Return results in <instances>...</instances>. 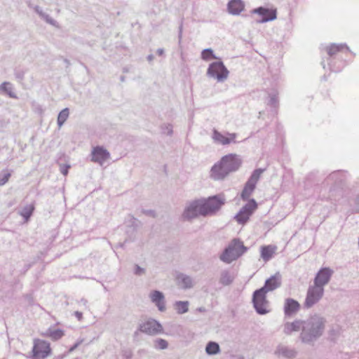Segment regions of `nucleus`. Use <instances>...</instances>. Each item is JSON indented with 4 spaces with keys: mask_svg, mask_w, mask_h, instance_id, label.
Listing matches in <instances>:
<instances>
[{
    "mask_svg": "<svg viewBox=\"0 0 359 359\" xmlns=\"http://www.w3.org/2000/svg\"><path fill=\"white\" fill-rule=\"evenodd\" d=\"M224 203L225 198L221 194L196 199L185 207L182 217L185 220L190 221L199 216H212L215 215Z\"/></svg>",
    "mask_w": 359,
    "mask_h": 359,
    "instance_id": "obj_1",
    "label": "nucleus"
},
{
    "mask_svg": "<svg viewBox=\"0 0 359 359\" xmlns=\"http://www.w3.org/2000/svg\"><path fill=\"white\" fill-rule=\"evenodd\" d=\"M326 320L325 318L314 314L303 321V327L300 334L302 342L310 344L316 341L323 334Z\"/></svg>",
    "mask_w": 359,
    "mask_h": 359,
    "instance_id": "obj_2",
    "label": "nucleus"
},
{
    "mask_svg": "<svg viewBox=\"0 0 359 359\" xmlns=\"http://www.w3.org/2000/svg\"><path fill=\"white\" fill-rule=\"evenodd\" d=\"M241 161L236 154H229L224 156L210 170V177L215 180L224 179L229 173L238 170Z\"/></svg>",
    "mask_w": 359,
    "mask_h": 359,
    "instance_id": "obj_3",
    "label": "nucleus"
},
{
    "mask_svg": "<svg viewBox=\"0 0 359 359\" xmlns=\"http://www.w3.org/2000/svg\"><path fill=\"white\" fill-rule=\"evenodd\" d=\"M248 248L244 245L243 242L238 238H233L224 249L219 255L221 261L226 264H230L244 255Z\"/></svg>",
    "mask_w": 359,
    "mask_h": 359,
    "instance_id": "obj_4",
    "label": "nucleus"
},
{
    "mask_svg": "<svg viewBox=\"0 0 359 359\" xmlns=\"http://www.w3.org/2000/svg\"><path fill=\"white\" fill-rule=\"evenodd\" d=\"M266 294L264 289L259 288L253 292L252 303L255 311L259 315H265L269 312L266 309L269 301L266 299Z\"/></svg>",
    "mask_w": 359,
    "mask_h": 359,
    "instance_id": "obj_5",
    "label": "nucleus"
},
{
    "mask_svg": "<svg viewBox=\"0 0 359 359\" xmlns=\"http://www.w3.org/2000/svg\"><path fill=\"white\" fill-rule=\"evenodd\" d=\"M257 208L258 204L255 199L250 198L234 216L235 220L239 224H245L249 221L250 217L253 215Z\"/></svg>",
    "mask_w": 359,
    "mask_h": 359,
    "instance_id": "obj_6",
    "label": "nucleus"
},
{
    "mask_svg": "<svg viewBox=\"0 0 359 359\" xmlns=\"http://www.w3.org/2000/svg\"><path fill=\"white\" fill-rule=\"evenodd\" d=\"M52 353V349L49 342L36 339L34 341L32 349V359H46Z\"/></svg>",
    "mask_w": 359,
    "mask_h": 359,
    "instance_id": "obj_7",
    "label": "nucleus"
},
{
    "mask_svg": "<svg viewBox=\"0 0 359 359\" xmlns=\"http://www.w3.org/2000/svg\"><path fill=\"white\" fill-rule=\"evenodd\" d=\"M229 73V70L222 61L210 63L207 70V75L216 79L219 82L225 81L228 77Z\"/></svg>",
    "mask_w": 359,
    "mask_h": 359,
    "instance_id": "obj_8",
    "label": "nucleus"
},
{
    "mask_svg": "<svg viewBox=\"0 0 359 359\" xmlns=\"http://www.w3.org/2000/svg\"><path fill=\"white\" fill-rule=\"evenodd\" d=\"M324 294V289H321L315 285L309 287L306 292L304 306L306 309H310L317 304Z\"/></svg>",
    "mask_w": 359,
    "mask_h": 359,
    "instance_id": "obj_9",
    "label": "nucleus"
},
{
    "mask_svg": "<svg viewBox=\"0 0 359 359\" xmlns=\"http://www.w3.org/2000/svg\"><path fill=\"white\" fill-rule=\"evenodd\" d=\"M139 330L148 335H156L163 332V327L159 321L150 318L139 325Z\"/></svg>",
    "mask_w": 359,
    "mask_h": 359,
    "instance_id": "obj_10",
    "label": "nucleus"
},
{
    "mask_svg": "<svg viewBox=\"0 0 359 359\" xmlns=\"http://www.w3.org/2000/svg\"><path fill=\"white\" fill-rule=\"evenodd\" d=\"M334 271L330 267H322L316 274L313 279V285L324 289V286L329 283Z\"/></svg>",
    "mask_w": 359,
    "mask_h": 359,
    "instance_id": "obj_11",
    "label": "nucleus"
},
{
    "mask_svg": "<svg viewBox=\"0 0 359 359\" xmlns=\"http://www.w3.org/2000/svg\"><path fill=\"white\" fill-rule=\"evenodd\" d=\"M252 13L258 14L262 16V18L257 20L258 23H264L269 21H272L277 18V13L276 9H270L268 8L259 6L251 11Z\"/></svg>",
    "mask_w": 359,
    "mask_h": 359,
    "instance_id": "obj_12",
    "label": "nucleus"
},
{
    "mask_svg": "<svg viewBox=\"0 0 359 359\" xmlns=\"http://www.w3.org/2000/svg\"><path fill=\"white\" fill-rule=\"evenodd\" d=\"M110 158V153L103 146L93 147L91 151V161L101 165Z\"/></svg>",
    "mask_w": 359,
    "mask_h": 359,
    "instance_id": "obj_13",
    "label": "nucleus"
},
{
    "mask_svg": "<svg viewBox=\"0 0 359 359\" xmlns=\"http://www.w3.org/2000/svg\"><path fill=\"white\" fill-rule=\"evenodd\" d=\"M149 297L159 311L163 312L165 311V295L163 292L157 290H152L149 294Z\"/></svg>",
    "mask_w": 359,
    "mask_h": 359,
    "instance_id": "obj_14",
    "label": "nucleus"
},
{
    "mask_svg": "<svg viewBox=\"0 0 359 359\" xmlns=\"http://www.w3.org/2000/svg\"><path fill=\"white\" fill-rule=\"evenodd\" d=\"M300 304L292 298H287L284 304V314L285 317H292L300 309Z\"/></svg>",
    "mask_w": 359,
    "mask_h": 359,
    "instance_id": "obj_15",
    "label": "nucleus"
},
{
    "mask_svg": "<svg viewBox=\"0 0 359 359\" xmlns=\"http://www.w3.org/2000/svg\"><path fill=\"white\" fill-rule=\"evenodd\" d=\"M281 285V277L279 273L271 276L265 280L264 285L260 287L264 291L269 292L276 290Z\"/></svg>",
    "mask_w": 359,
    "mask_h": 359,
    "instance_id": "obj_16",
    "label": "nucleus"
},
{
    "mask_svg": "<svg viewBox=\"0 0 359 359\" xmlns=\"http://www.w3.org/2000/svg\"><path fill=\"white\" fill-rule=\"evenodd\" d=\"M245 8V4L242 0H231L227 4L228 12L233 15H239Z\"/></svg>",
    "mask_w": 359,
    "mask_h": 359,
    "instance_id": "obj_17",
    "label": "nucleus"
},
{
    "mask_svg": "<svg viewBox=\"0 0 359 359\" xmlns=\"http://www.w3.org/2000/svg\"><path fill=\"white\" fill-rule=\"evenodd\" d=\"M276 249V245H262L260 248V256L265 262H269L273 257Z\"/></svg>",
    "mask_w": 359,
    "mask_h": 359,
    "instance_id": "obj_18",
    "label": "nucleus"
},
{
    "mask_svg": "<svg viewBox=\"0 0 359 359\" xmlns=\"http://www.w3.org/2000/svg\"><path fill=\"white\" fill-rule=\"evenodd\" d=\"M345 177V172L343 170H335L330 173L326 178L325 181L327 184L330 182H334L336 186H339L342 184Z\"/></svg>",
    "mask_w": 359,
    "mask_h": 359,
    "instance_id": "obj_19",
    "label": "nucleus"
},
{
    "mask_svg": "<svg viewBox=\"0 0 359 359\" xmlns=\"http://www.w3.org/2000/svg\"><path fill=\"white\" fill-rule=\"evenodd\" d=\"M177 281L178 285L184 290L190 289L194 286L192 278L184 273H180L177 276Z\"/></svg>",
    "mask_w": 359,
    "mask_h": 359,
    "instance_id": "obj_20",
    "label": "nucleus"
},
{
    "mask_svg": "<svg viewBox=\"0 0 359 359\" xmlns=\"http://www.w3.org/2000/svg\"><path fill=\"white\" fill-rule=\"evenodd\" d=\"M303 321L300 320H296L292 323H286L284 325L283 332L285 334H290L293 332H297L300 329L302 330L303 327Z\"/></svg>",
    "mask_w": 359,
    "mask_h": 359,
    "instance_id": "obj_21",
    "label": "nucleus"
},
{
    "mask_svg": "<svg viewBox=\"0 0 359 359\" xmlns=\"http://www.w3.org/2000/svg\"><path fill=\"white\" fill-rule=\"evenodd\" d=\"M213 143L216 144L227 145L231 143H236L242 140H237V136H212Z\"/></svg>",
    "mask_w": 359,
    "mask_h": 359,
    "instance_id": "obj_22",
    "label": "nucleus"
},
{
    "mask_svg": "<svg viewBox=\"0 0 359 359\" xmlns=\"http://www.w3.org/2000/svg\"><path fill=\"white\" fill-rule=\"evenodd\" d=\"M256 188V185L247 181L244 185L243 189L241 193V198L243 201H249L250 196L252 195Z\"/></svg>",
    "mask_w": 359,
    "mask_h": 359,
    "instance_id": "obj_23",
    "label": "nucleus"
},
{
    "mask_svg": "<svg viewBox=\"0 0 359 359\" xmlns=\"http://www.w3.org/2000/svg\"><path fill=\"white\" fill-rule=\"evenodd\" d=\"M276 353L287 358H293L297 354V352L294 349L285 346H279Z\"/></svg>",
    "mask_w": 359,
    "mask_h": 359,
    "instance_id": "obj_24",
    "label": "nucleus"
},
{
    "mask_svg": "<svg viewBox=\"0 0 359 359\" xmlns=\"http://www.w3.org/2000/svg\"><path fill=\"white\" fill-rule=\"evenodd\" d=\"M233 281V277L228 270H224L220 273L219 283L224 286L231 285Z\"/></svg>",
    "mask_w": 359,
    "mask_h": 359,
    "instance_id": "obj_25",
    "label": "nucleus"
},
{
    "mask_svg": "<svg viewBox=\"0 0 359 359\" xmlns=\"http://www.w3.org/2000/svg\"><path fill=\"white\" fill-rule=\"evenodd\" d=\"M205 352L209 355H213L220 352V347L218 343L215 341H209L205 346Z\"/></svg>",
    "mask_w": 359,
    "mask_h": 359,
    "instance_id": "obj_26",
    "label": "nucleus"
},
{
    "mask_svg": "<svg viewBox=\"0 0 359 359\" xmlns=\"http://www.w3.org/2000/svg\"><path fill=\"white\" fill-rule=\"evenodd\" d=\"M189 302L188 301H177L175 309L178 314H184L189 311Z\"/></svg>",
    "mask_w": 359,
    "mask_h": 359,
    "instance_id": "obj_27",
    "label": "nucleus"
},
{
    "mask_svg": "<svg viewBox=\"0 0 359 359\" xmlns=\"http://www.w3.org/2000/svg\"><path fill=\"white\" fill-rule=\"evenodd\" d=\"M0 90L7 94L10 97L17 99L18 97L13 92L12 84L9 82H4L0 85Z\"/></svg>",
    "mask_w": 359,
    "mask_h": 359,
    "instance_id": "obj_28",
    "label": "nucleus"
},
{
    "mask_svg": "<svg viewBox=\"0 0 359 359\" xmlns=\"http://www.w3.org/2000/svg\"><path fill=\"white\" fill-rule=\"evenodd\" d=\"M34 211V206L33 205H28L25 206L20 211V215L23 217L25 221H27L32 217Z\"/></svg>",
    "mask_w": 359,
    "mask_h": 359,
    "instance_id": "obj_29",
    "label": "nucleus"
},
{
    "mask_svg": "<svg viewBox=\"0 0 359 359\" xmlns=\"http://www.w3.org/2000/svg\"><path fill=\"white\" fill-rule=\"evenodd\" d=\"M264 168H257L255 169L248 178V181L257 185L258 180L260 178L261 175L264 172Z\"/></svg>",
    "mask_w": 359,
    "mask_h": 359,
    "instance_id": "obj_30",
    "label": "nucleus"
},
{
    "mask_svg": "<svg viewBox=\"0 0 359 359\" xmlns=\"http://www.w3.org/2000/svg\"><path fill=\"white\" fill-rule=\"evenodd\" d=\"M12 170L4 169L0 172V186L6 184L11 177Z\"/></svg>",
    "mask_w": 359,
    "mask_h": 359,
    "instance_id": "obj_31",
    "label": "nucleus"
},
{
    "mask_svg": "<svg viewBox=\"0 0 359 359\" xmlns=\"http://www.w3.org/2000/svg\"><path fill=\"white\" fill-rule=\"evenodd\" d=\"M69 114L68 108L62 109L57 116V124L60 127L67 119Z\"/></svg>",
    "mask_w": 359,
    "mask_h": 359,
    "instance_id": "obj_32",
    "label": "nucleus"
},
{
    "mask_svg": "<svg viewBox=\"0 0 359 359\" xmlns=\"http://www.w3.org/2000/svg\"><path fill=\"white\" fill-rule=\"evenodd\" d=\"M344 47H346L347 50H348V48L346 46V44H332L330 47L327 48V51L328 55L332 56L336 54L337 52L340 51Z\"/></svg>",
    "mask_w": 359,
    "mask_h": 359,
    "instance_id": "obj_33",
    "label": "nucleus"
},
{
    "mask_svg": "<svg viewBox=\"0 0 359 359\" xmlns=\"http://www.w3.org/2000/svg\"><path fill=\"white\" fill-rule=\"evenodd\" d=\"M168 346V342L162 338H157L154 341V347L157 350H164L166 349Z\"/></svg>",
    "mask_w": 359,
    "mask_h": 359,
    "instance_id": "obj_34",
    "label": "nucleus"
},
{
    "mask_svg": "<svg viewBox=\"0 0 359 359\" xmlns=\"http://www.w3.org/2000/svg\"><path fill=\"white\" fill-rule=\"evenodd\" d=\"M201 58L204 60H209L210 59H217L211 48L204 49L201 52Z\"/></svg>",
    "mask_w": 359,
    "mask_h": 359,
    "instance_id": "obj_35",
    "label": "nucleus"
},
{
    "mask_svg": "<svg viewBox=\"0 0 359 359\" xmlns=\"http://www.w3.org/2000/svg\"><path fill=\"white\" fill-rule=\"evenodd\" d=\"M49 336L53 340H58L64 336V331L60 328L49 330Z\"/></svg>",
    "mask_w": 359,
    "mask_h": 359,
    "instance_id": "obj_36",
    "label": "nucleus"
},
{
    "mask_svg": "<svg viewBox=\"0 0 359 359\" xmlns=\"http://www.w3.org/2000/svg\"><path fill=\"white\" fill-rule=\"evenodd\" d=\"M145 273H146L145 269L141 267L140 266H139L137 264H135V266H134V273L136 276H140L144 275Z\"/></svg>",
    "mask_w": 359,
    "mask_h": 359,
    "instance_id": "obj_37",
    "label": "nucleus"
},
{
    "mask_svg": "<svg viewBox=\"0 0 359 359\" xmlns=\"http://www.w3.org/2000/svg\"><path fill=\"white\" fill-rule=\"evenodd\" d=\"M269 104L273 107H277L278 105V99L276 95H270V100Z\"/></svg>",
    "mask_w": 359,
    "mask_h": 359,
    "instance_id": "obj_38",
    "label": "nucleus"
},
{
    "mask_svg": "<svg viewBox=\"0 0 359 359\" xmlns=\"http://www.w3.org/2000/svg\"><path fill=\"white\" fill-rule=\"evenodd\" d=\"M70 168V165L68 164H63L60 165V172L61 173L66 176L69 172V169Z\"/></svg>",
    "mask_w": 359,
    "mask_h": 359,
    "instance_id": "obj_39",
    "label": "nucleus"
},
{
    "mask_svg": "<svg viewBox=\"0 0 359 359\" xmlns=\"http://www.w3.org/2000/svg\"><path fill=\"white\" fill-rule=\"evenodd\" d=\"M142 212L145 215L150 216L152 217H156V215L155 211L153 210L142 209Z\"/></svg>",
    "mask_w": 359,
    "mask_h": 359,
    "instance_id": "obj_40",
    "label": "nucleus"
},
{
    "mask_svg": "<svg viewBox=\"0 0 359 359\" xmlns=\"http://www.w3.org/2000/svg\"><path fill=\"white\" fill-rule=\"evenodd\" d=\"M15 76L19 81H22L24 79L25 72L23 71H16Z\"/></svg>",
    "mask_w": 359,
    "mask_h": 359,
    "instance_id": "obj_41",
    "label": "nucleus"
},
{
    "mask_svg": "<svg viewBox=\"0 0 359 359\" xmlns=\"http://www.w3.org/2000/svg\"><path fill=\"white\" fill-rule=\"evenodd\" d=\"M124 359H131L133 358V352L130 350H126L123 353Z\"/></svg>",
    "mask_w": 359,
    "mask_h": 359,
    "instance_id": "obj_42",
    "label": "nucleus"
},
{
    "mask_svg": "<svg viewBox=\"0 0 359 359\" xmlns=\"http://www.w3.org/2000/svg\"><path fill=\"white\" fill-rule=\"evenodd\" d=\"M44 19L50 25H53L55 22V20L48 14H45L44 16L42 18Z\"/></svg>",
    "mask_w": 359,
    "mask_h": 359,
    "instance_id": "obj_43",
    "label": "nucleus"
},
{
    "mask_svg": "<svg viewBox=\"0 0 359 359\" xmlns=\"http://www.w3.org/2000/svg\"><path fill=\"white\" fill-rule=\"evenodd\" d=\"M355 210L356 212H359V194L356 196L355 201Z\"/></svg>",
    "mask_w": 359,
    "mask_h": 359,
    "instance_id": "obj_44",
    "label": "nucleus"
},
{
    "mask_svg": "<svg viewBox=\"0 0 359 359\" xmlns=\"http://www.w3.org/2000/svg\"><path fill=\"white\" fill-rule=\"evenodd\" d=\"M82 340L80 341L76 342L74 344H73L69 349V352H73L74 350H76L78 346L81 344Z\"/></svg>",
    "mask_w": 359,
    "mask_h": 359,
    "instance_id": "obj_45",
    "label": "nucleus"
},
{
    "mask_svg": "<svg viewBox=\"0 0 359 359\" xmlns=\"http://www.w3.org/2000/svg\"><path fill=\"white\" fill-rule=\"evenodd\" d=\"M34 11L41 17L43 18L44 16V15L46 14L45 13L43 12V11L41 10V8L39 6H36L34 7Z\"/></svg>",
    "mask_w": 359,
    "mask_h": 359,
    "instance_id": "obj_46",
    "label": "nucleus"
},
{
    "mask_svg": "<svg viewBox=\"0 0 359 359\" xmlns=\"http://www.w3.org/2000/svg\"><path fill=\"white\" fill-rule=\"evenodd\" d=\"M182 37V23H181L180 27H179V33H178L179 43L181 42Z\"/></svg>",
    "mask_w": 359,
    "mask_h": 359,
    "instance_id": "obj_47",
    "label": "nucleus"
},
{
    "mask_svg": "<svg viewBox=\"0 0 359 359\" xmlns=\"http://www.w3.org/2000/svg\"><path fill=\"white\" fill-rule=\"evenodd\" d=\"M74 316H75V317H76V318L79 321H80V320H82V318H83V313H82V312H80V311H75V312H74Z\"/></svg>",
    "mask_w": 359,
    "mask_h": 359,
    "instance_id": "obj_48",
    "label": "nucleus"
},
{
    "mask_svg": "<svg viewBox=\"0 0 359 359\" xmlns=\"http://www.w3.org/2000/svg\"><path fill=\"white\" fill-rule=\"evenodd\" d=\"M166 129H167V135H171L173 133L172 126L171 125H168L166 126Z\"/></svg>",
    "mask_w": 359,
    "mask_h": 359,
    "instance_id": "obj_49",
    "label": "nucleus"
},
{
    "mask_svg": "<svg viewBox=\"0 0 359 359\" xmlns=\"http://www.w3.org/2000/svg\"><path fill=\"white\" fill-rule=\"evenodd\" d=\"M156 54L158 56H163L164 55V49L163 48H158L156 50Z\"/></svg>",
    "mask_w": 359,
    "mask_h": 359,
    "instance_id": "obj_50",
    "label": "nucleus"
},
{
    "mask_svg": "<svg viewBox=\"0 0 359 359\" xmlns=\"http://www.w3.org/2000/svg\"><path fill=\"white\" fill-rule=\"evenodd\" d=\"M32 266V264H27L24 266V271H27Z\"/></svg>",
    "mask_w": 359,
    "mask_h": 359,
    "instance_id": "obj_51",
    "label": "nucleus"
},
{
    "mask_svg": "<svg viewBox=\"0 0 359 359\" xmlns=\"http://www.w3.org/2000/svg\"><path fill=\"white\" fill-rule=\"evenodd\" d=\"M147 58L149 62H151L154 60V56L152 54H151L149 55Z\"/></svg>",
    "mask_w": 359,
    "mask_h": 359,
    "instance_id": "obj_52",
    "label": "nucleus"
},
{
    "mask_svg": "<svg viewBox=\"0 0 359 359\" xmlns=\"http://www.w3.org/2000/svg\"><path fill=\"white\" fill-rule=\"evenodd\" d=\"M197 311L201 313H203V312H205L206 311V309L205 307L201 306V307L198 308Z\"/></svg>",
    "mask_w": 359,
    "mask_h": 359,
    "instance_id": "obj_53",
    "label": "nucleus"
},
{
    "mask_svg": "<svg viewBox=\"0 0 359 359\" xmlns=\"http://www.w3.org/2000/svg\"><path fill=\"white\" fill-rule=\"evenodd\" d=\"M81 302H82L84 305H86V304H87L88 301H87V299H84V298H82V299H81Z\"/></svg>",
    "mask_w": 359,
    "mask_h": 359,
    "instance_id": "obj_54",
    "label": "nucleus"
},
{
    "mask_svg": "<svg viewBox=\"0 0 359 359\" xmlns=\"http://www.w3.org/2000/svg\"><path fill=\"white\" fill-rule=\"evenodd\" d=\"M133 226H137V224H135V222H138V220L137 219H135V217H133Z\"/></svg>",
    "mask_w": 359,
    "mask_h": 359,
    "instance_id": "obj_55",
    "label": "nucleus"
},
{
    "mask_svg": "<svg viewBox=\"0 0 359 359\" xmlns=\"http://www.w3.org/2000/svg\"><path fill=\"white\" fill-rule=\"evenodd\" d=\"M64 358L63 355H59L56 356L54 359H62Z\"/></svg>",
    "mask_w": 359,
    "mask_h": 359,
    "instance_id": "obj_56",
    "label": "nucleus"
},
{
    "mask_svg": "<svg viewBox=\"0 0 359 359\" xmlns=\"http://www.w3.org/2000/svg\"><path fill=\"white\" fill-rule=\"evenodd\" d=\"M213 135H222L220 133H219L217 130H214V133Z\"/></svg>",
    "mask_w": 359,
    "mask_h": 359,
    "instance_id": "obj_57",
    "label": "nucleus"
},
{
    "mask_svg": "<svg viewBox=\"0 0 359 359\" xmlns=\"http://www.w3.org/2000/svg\"><path fill=\"white\" fill-rule=\"evenodd\" d=\"M120 80H121V82H124L125 81V76H121L120 77Z\"/></svg>",
    "mask_w": 359,
    "mask_h": 359,
    "instance_id": "obj_58",
    "label": "nucleus"
},
{
    "mask_svg": "<svg viewBox=\"0 0 359 359\" xmlns=\"http://www.w3.org/2000/svg\"><path fill=\"white\" fill-rule=\"evenodd\" d=\"M139 332H140V330H139V327H138L137 330L135 332L134 336H137Z\"/></svg>",
    "mask_w": 359,
    "mask_h": 359,
    "instance_id": "obj_59",
    "label": "nucleus"
},
{
    "mask_svg": "<svg viewBox=\"0 0 359 359\" xmlns=\"http://www.w3.org/2000/svg\"><path fill=\"white\" fill-rule=\"evenodd\" d=\"M65 62L67 63L68 65L70 64L69 61L67 59H65Z\"/></svg>",
    "mask_w": 359,
    "mask_h": 359,
    "instance_id": "obj_60",
    "label": "nucleus"
},
{
    "mask_svg": "<svg viewBox=\"0 0 359 359\" xmlns=\"http://www.w3.org/2000/svg\"><path fill=\"white\" fill-rule=\"evenodd\" d=\"M226 135H236V133H227Z\"/></svg>",
    "mask_w": 359,
    "mask_h": 359,
    "instance_id": "obj_61",
    "label": "nucleus"
},
{
    "mask_svg": "<svg viewBox=\"0 0 359 359\" xmlns=\"http://www.w3.org/2000/svg\"><path fill=\"white\" fill-rule=\"evenodd\" d=\"M123 72H128V69H126V68L123 69Z\"/></svg>",
    "mask_w": 359,
    "mask_h": 359,
    "instance_id": "obj_62",
    "label": "nucleus"
},
{
    "mask_svg": "<svg viewBox=\"0 0 359 359\" xmlns=\"http://www.w3.org/2000/svg\"><path fill=\"white\" fill-rule=\"evenodd\" d=\"M322 65H323V67L325 68V64H324V62H322Z\"/></svg>",
    "mask_w": 359,
    "mask_h": 359,
    "instance_id": "obj_63",
    "label": "nucleus"
}]
</instances>
